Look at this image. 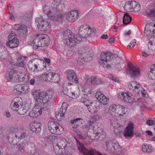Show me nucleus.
<instances>
[{
	"mask_svg": "<svg viewBox=\"0 0 155 155\" xmlns=\"http://www.w3.org/2000/svg\"><path fill=\"white\" fill-rule=\"evenodd\" d=\"M132 18L128 15L127 13H126L123 15V23L125 25L129 24L131 21Z\"/></svg>",
	"mask_w": 155,
	"mask_h": 155,
	"instance_id": "obj_31",
	"label": "nucleus"
},
{
	"mask_svg": "<svg viewBox=\"0 0 155 155\" xmlns=\"http://www.w3.org/2000/svg\"><path fill=\"white\" fill-rule=\"evenodd\" d=\"M22 99L20 97H16L13 99L11 106L12 109L14 110H17L19 107L22 104Z\"/></svg>",
	"mask_w": 155,
	"mask_h": 155,
	"instance_id": "obj_20",
	"label": "nucleus"
},
{
	"mask_svg": "<svg viewBox=\"0 0 155 155\" xmlns=\"http://www.w3.org/2000/svg\"><path fill=\"white\" fill-rule=\"evenodd\" d=\"M54 92L52 91L40 92L39 90H34L32 94L35 101V104L32 110L29 113V116L32 117H36L40 116L42 113V109L45 110L48 108V103L52 98Z\"/></svg>",
	"mask_w": 155,
	"mask_h": 155,
	"instance_id": "obj_1",
	"label": "nucleus"
},
{
	"mask_svg": "<svg viewBox=\"0 0 155 155\" xmlns=\"http://www.w3.org/2000/svg\"><path fill=\"white\" fill-rule=\"evenodd\" d=\"M92 80L93 81V84L94 85L95 84H101L102 83L100 79L94 77L92 76Z\"/></svg>",
	"mask_w": 155,
	"mask_h": 155,
	"instance_id": "obj_46",
	"label": "nucleus"
},
{
	"mask_svg": "<svg viewBox=\"0 0 155 155\" xmlns=\"http://www.w3.org/2000/svg\"><path fill=\"white\" fill-rule=\"evenodd\" d=\"M41 124L37 122L31 123L30 125V129L32 132L35 133H38L41 130Z\"/></svg>",
	"mask_w": 155,
	"mask_h": 155,
	"instance_id": "obj_21",
	"label": "nucleus"
},
{
	"mask_svg": "<svg viewBox=\"0 0 155 155\" xmlns=\"http://www.w3.org/2000/svg\"><path fill=\"white\" fill-rule=\"evenodd\" d=\"M153 6L154 8L150 10H147L146 11V13L147 16L153 17L155 19V1L153 2Z\"/></svg>",
	"mask_w": 155,
	"mask_h": 155,
	"instance_id": "obj_36",
	"label": "nucleus"
},
{
	"mask_svg": "<svg viewBox=\"0 0 155 155\" xmlns=\"http://www.w3.org/2000/svg\"><path fill=\"white\" fill-rule=\"evenodd\" d=\"M119 107V105L112 104L110 106L108 110L105 109L104 113L105 117L110 120L111 124L114 129V131L117 134H120L122 128L120 124L113 122L116 121L118 117V115L117 112Z\"/></svg>",
	"mask_w": 155,
	"mask_h": 155,
	"instance_id": "obj_2",
	"label": "nucleus"
},
{
	"mask_svg": "<svg viewBox=\"0 0 155 155\" xmlns=\"http://www.w3.org/2000/svg\"><path fill=\"white\" fill-rule=\"evenodd\" d=\"M44 69H43V70L47 71H51L52 69V67L50 66V64H46V63H44Z\"/></svg>",
	"mask_w": 155,
	"mask_h": 155,
	"instance_id": "obj_49",
	"label": "nucleus"
},
{
	"mask_svg": "<svg viewBox=\"0 0 155 155\" xmlns=\"http://www.w3.org/2000/svg\"><path fill=\"white\" fill-rule=\"evenodd\" d=\"M36 64L34 68V71H41L44 69V61L38 58H36Z\"/></svg>",
	"mask_w": 155,
	"mask_h": 155,
	"instance_id": "obj_22",
	"label": "nucleus"
},
{
	"mask_svg": "<svg viewBox=\"0 0 155 155\" xmlns=\"http://www.w3.org/2000/svg\"><path fill=\"white\" fill-rule=\"evenodd\" d=\"M147 124L149 126L152 125L153 124V121L151 120H148L147 121Z\"/></svg>",
	"mask_w": 155,
	"mask_h": 155,
	"instance_id": "obj_63",
	"label": "nucleus"
},
{
	"mask_svg": "<svg viewBox=\"0 0 155 155\" xmlns=\"http://www.w3.org/2000/svg\"><path fill=\"white\" fill-rule=\"evenodd\" d=\"M128 87L130 89L138 94H139L140 90L142 89L140 84L135 81L130 82L128 84Z\"/></svg>",
	"mask_w": 155,
	"mask_h": 155,
	"instance_id": "obj_19",
	"label": "nucleus"
},
{
	"mask_svg": "<svg viewBox=\"0 0 155 155\" xmlns=\"http://www.w3.org/2000/svg\"><path fill=\"white\" fill-rule=\"evenodd\" d=\"M62 92L63 94L66 95H67L69 96V95H70V89L68 90L66 87L65 88L64 87L62 90Z\"/></svg>",
	"mask_w": 155,
	"mask_h": 155,
	"instance_id": "obj_55",
	"label": "nucleus"
},
{
	"mask_svg": "<svg viewBox=\"0 0 155 155\" xmlns=\"http://www.w3.org/2000/svg\"><path fill=\"white\" fill-rule=\"evenodd\" d=\"M18 76H17V78L15 79V80L16 81L23 82H25L29 81L28 76L23 74V73H18Z\"/></svg>",
	"mask_w": 155,
	"mask_h": 155,
	"instance_id": "obj_23",
	"label": "nucleus"
},
{
	"mask_svg": "<svg viewBox=\"0 0 155 155\" xmlns=\"http://www.w3.org/2000/svg\"><path fill=\"white\" fill-rule=\"evenodd\" d=\"M87 109L91 113H94L97 111L96 106L93 103Z\"/></svg>",
	"mask_w": 155,
	"mask_h": 155,
	"instance_id": "obj_40",
	"label": "nucleus"
},
{
	"mask_svg": "<svg viewBox=\"0 0 155 155\" xmlns=\"http://www.w3.org/2000/svg\"><path fill=\"white\" fill-rule=\"evenodd\" d=\"M60 143L62 144V146L63 147L64 149L65 150L68 147V146L67 145V144L66 143H65L64 142V140H61L60 142Z\"/></svg>",
	"mask_w": 155,
	"mask_h": 155,
	"instance_id": "obj_62",
	"label": "nucleus"
},
{
	"mask_svg": "<svg viewBox=\"0 0 155 155\" xmlns=\"http://www.w3.org/2000/svg\"><path fill=\"white\" fill-rule=\"evenodd\" d=\"M70 94L69 96L73 99H76L80 94L79 90L78 88L70 89Z\"/></svg>",
	"mask_w": 155,
	"mask_h": 155,
	"instance_id": "obj_24",
	"label": "nucleus"
},
{
	"mask_svg": "<svg viewBox=\"0 0 155 155\" xmlns=\"http://www.w3.org/2000/svg\"><path fill=\"white\" fill-rule=\"evenodd\" d=\"M134 126L132 123H130L127 124L124 132V137L127 139L131 138L133 136Z\"/></svg>",
	"mask_w": 155,
	"mask_h": 155,
	"instance_id": "obj_16",
	"label": "nucleus"
},
{
	"mask_svg": "<svg viewBox=\"0 0 155 155\" xmlns=\"http://www.w3.org/2000/svg\"><path fill=\"white\" fill-rule=\"evenodd\" d=\"M149 74L152 76L151 78L153 79L155 78V64H154L150 69V73Z\"/></svg>",
	"mask_w": 155,
	"mask_h": 155,
	"instance_id": "obj_47",
	"label": "nucleus"
},
{
	"mask_svg": "<svg viewBox=\"0 0 155 155\" xmlns=\"http://www.w3.org/2000/svg\"><path fill=\"white\" fill-rule=\"evenodd\" d=\"M122 147L117 142L108 141L105 143V150L106 151L111 154L120 155L122 154Z\"/></svg>",
	"mask_w": 155,
	"mask_h": 155,
	"instance_id": "obj_5",
	"label": "nucleus"
},
{
	"mask_svg": "<svg viewBox=\"0 0 155 155\" xmlns=\"http://www.w3.org/2000/svg\"><path fill=\"white\" fill-rule=\"evenodd\" d=\"M19 31L24 34H26L28 32V30L27 27L25 25L21 24V28H20Z\"/></svg>",
	"mask_w": 155,
	"mask_h": 155,
	"instance_id": "obj_48",
	"label": "nucleus"
},
{
	"mask_svg": "<svg viewBox=\"0 0 155 155\" xmlns=\"http://www.w3.org/2000/svg\"><path fill=\"white\" fill-rule=\"evenodd\" d=\"M11 76H12L13 78L14 77V79L17 78V76H18V73L16 72V71L15 69H12L9 73Z\"/></svg>",
	"mask_w": 155,
	"mask_h": 155,
	"instance_id": "obj_42",
	"label": "nucleus"
},
{
	"mask_svg": "<svg viewBox=\"0 0 155 155\" xmlns=\"http://www.w3.org/2000/svg\"><path fill=\"white\" fill-rule=\"evenodd\" d=\"M21 106V107L19 108L17 111L19 114L23 115L27 112L28 109L26 107H25L22 106V105Z\"/></svg>",
	"mask_w": 155,
	"mask_h": 155,
	"instance_id": "obj_39",
	"label": "nucleus"
},
{
	"mask_svg": "<svg viewBox=\"0 0 155 155\" xmlns=\"http://www.w3.org/2000/svg\"><path fill=\"white\" fill-rule=\"evenodd\" d=\"M12 35L13 34H10L9 35L8 37L9 42L7 44L10 48H13L18 46L19 42L16 35Z\"/></svg>",
	"mask_w": 155,
	"mask_h": 155,
	"instance_id": "obj_14",
	"label": "nucleus"
},
{
	"mask_svg": "<svg viewBox=\"0 0 155 155\" xmlns=\"http://www.w3.org/2000/svg\"><path fill=\"white\" fill-rule=\"evenodd\" d=\"M83 104L87 106L88 108L89 107H90V105L92 104V103L89 100H86L84 103Z\"/></svg>",
	"mask_w": 155,
	"mask_h": 155,
	"instance_id": "obj_57",
	"label": "nucleus"
},
{
	"mask_svg": "<svg viewBox=\"0 0 155 155\" xmlns=\"http://www.w3.org/2000/svg\"><path fill=\"white\" fill-rule=\"evenodd\" d=\"M82 37H82L81 36H80L79 35L78 36H77L75 38V36H74V40L75 41H74V45L76 44V43L78 41H80L82 40Z\"/></svg>",
	"mask_w": 155,
	"mask_h": 155,
	"instance_id": "obj_52",
	"label": "nucleus"
},
{
	"mask_svg": "<svg viewBox=\"0 0 155 155\" xmlns=\"http://www.w3.org/2000/svg\"><path fill=\"white\" fill-rule=\"evenodd\" d=\"M128 68L127 70V73L132 78H135L139 76L140 71L139 69L134 67L132 64L129 63L127 65Z\"/></svg>",
	"mask_w": 155,
	"mask_h": 155,
	"instance_id": "obj_12",
	"label": "nucleus"
},
{
	"mask_svg": "<svg viewBox=\"0 0 155 155\" xmlns=\"http://www.w3.org/2000/svg\"><path fill=\"white\" fill-rule=\"evenodd\" d=\"M94 33L93 31H92V29L90 28V27L89 26V28L87 30V31L84 35V38H87L88 36H91L92 34Z\"/></svg>",
	"mask_w": 155,
	"mask_h": 155,
	"instance_id": "obj_44",
	"label": "nucleus"
},
{
	"mask_svg": "<svg viewBox=\"0 0 155 155\" xmlns=\"http://www.w3.org/2000/svg\"><path fill=\"white\" fill-rule=\"evenodd\" d=\"M57 147L55 150H54L55 153L58 155H60L62 154L63 153L61 149L62 148V146H61L60 145H57Z\"/></svg>",
	"mask_w": 155,
	"mask_h": 155,
	"instance_id": "obj_43",
	"label": "nucleus"
},
{
	"mask_svg": "<svg viewBox=\"0 0 155 155\" xmlns=\"http://www.w3.org/2000/svg\"><path fill=\"white\" fill-rule=\"evenodd\" d=\"M129 92H121L120 93L118 94V97L121 100L127 102V101H131L133 100L132 98L129 100L127 99Z\"/></svg>",
	"mask_w": 155,
	"mask_h": 155,
	"instance_id": "obj_28",
	"label": "nucleus"
},
{
	"mask_svg": "<svg viewBox=\"0 0 155 155\" xmlns=\"http://www.w3.org/2000/svg\"><path fill=\"white\" fill-rule=\"evenodd\" d=\"M94 133L97 136H98L100 140L105 138L106 137V133L103 131L102 129H100L98 131L94 130Z\"/></svg>",
	"mask_w": 155,
	"mask_h": 155,
	"instance_id": "obj_30",
	"label": "nucleus"
},
{
	"mask_svg": "<svg viewBox=\"0 0 155 155\" xmlns=\"http://www.w3.org/2000/svg\"><path fill=\"white\" fill-rule=\"evenodd\" d=\"M92 79V76L91 77V78H87L85 82L86 84L90 86H91L93 85V81Z\"/></svg>",
	"mask_w": 155,
	"mask_h": 155,
	"instance_id": "obj_53",
	"label": "nucleus"
},
{
	"mask_svg": "<svg viewBox=\"0 0 155 155\" xmlns=\"http://www.w3.org/2000/svg\"><path fill=\"white\" fill-rule=\"evenodd\" d=\"M89 28V26L86 25H81L78 28V33L79 35L84 37Z\"/></svg>",
	"mask_w": 155,
	"mask_h": 155,
	"instance_id": "obj_26",
	"label": "nucleus"
},
{
	"mask_svg": "<svg viewBox=\"0 0 155 155\" xmlns=\"http://www.w3.org/2000/svg\"><path fill=\"white\" fill-rule=\"evenodd\" d=\"M39 78L44 81L56 83L58 82L59 81L60 76L55 73L50 72L42 74L40 77Z\"/></svg>",
	"mask_w": 155,
	"mask_h": 155,
	"instance_id": "obj_8",
	"label": "nucleus"
},
{
	"mask_svg": "<svg viewBox=\"0 0 155 155\" xmlns=\"http://www.w3.org/2000/svg\"><path fill=\"white\" fill-rule=\"evenodd\" d=\"M22 129L16 125H13L10 128L8 134L9 137L12 138L15 135L18 141L20 143H26L28 135L25 132H22Z\"/></svg>",
	"mask_w": 155,
	"mask_h": 155,
	"instance_id": "obj_4",
	"label": "nucleus"
},
{
	"mask_svg": "<svg viewBox=\"0 0 155 155\" xmlns=\"http://www.w3.org/2000/svg\"><path fill=\"white\" fill-rule=\"evenodd\" d=\"M13 78L12 77V76H11L9 74L5 76V80L7 81H10Z\"/></svg>",
	"mask_w": 155,
	"mask_h": 155,
	"instance_id": "obj_61",
	"label": "nucleus"
},
{
	"mask_svg": "<svg viewBox=\"0 0 155 155\" xmlns=\"http://www.w3.org/2000/svg\"><path fill=\"white\" fill-rule=\"evenodd\" d=\"M61 0H53L51 6L44 5L43 7V11L49 18L52 20H57L58 18H62L63 15H61L57 17L56 13L57 11L61 10L62 8L61 5Z\"/></svg>",
	"mask_w": 155,
	"mask_h": 155,
	"instance_id": "obj_3",
	"label": "nucleus"
},
{
	"mask_svg": "<svg viewBox=\"0 0 155 155\" xmlns=\"http://www.w3.org/2000/svg\"><path fill=\"white\" fill-rule=\"evenodd\" d=\"M36 58L30 60L28 63V66L31 71H34L35 64H36Z\"/></svg>",
	"mask_w": 155,
	"mask_h": 155,
	"instance_id": "obj_32",
	"label": "nucleus"
},
{
	"mask_svg": "<svg viewBox=\"0 0 155 155\" xmlns=\"http://www.w3.org/2000/svg\"><path fill=\"white\" fill-rule=\"evenodd\" d=\"M142 89L140 91V92H139V94H141L142 96L143 97L145 96L146 95V91L142 87Z\"/></svg>",
	"mask_w": 155,
	"mask_h": 155,
	"instance_id": "obj_59",
	"label": "nucleus"
},
{
	"mask_svg": "<svg viewBox=\"0 0 155 155\" xmlns=\"http://www.w3.org/2000/svg\"><path fill=\"white\" fill-rule=\"evenodd\" d=\"M63 41L64 43L67 45H74L75 35L69 29L65 30L63 33Z\"/></svg>",
	"mask_w": 155,
	"mask_h": 155,
	"instance_id": "obj_11",
	"label": "nucleus"
},
{
	"mask_svg": "<svg viewBox=\"0 0 155 155\" xmlns=\"http://www.w3.org/2000/svg\"><path fill=\"white\" fill-rule=\"evenodd\" d=\"M28 86L26 84H18L15 86L14 92L17 94H21V93L25 94L28 92Z\"/></svg>",
	"mask_w": 155,
	"mask_h": 155,
	"instance_id": "obj_15",
	"label": "nucleus"
},
{
	"mask_svg": "<svg viewBox=\"0 0 155 155\" xmlns=\"http://www.w3.org/2000/svg\"><path fill=\"white\" fill-rule=\"evenodd\" d=\"M27 58V56H20L18 57L12 64L14 65L24 68L26 64V59Z\"/></svg>",
	"mask_w": 155,
	"mask_h": 155,
	"instance_id": "obj_17",
	"label": "nucleus"
},
{
	"mask_svg": "<svg viewBox=\"0 0 155 155\" xmlns=\"http://www.w3.org/2000/svg\"><path fill=\"white\" fill-rule=\"evenodd\" d=\"M49 39L48 36L46 35H37L36 38L32 41L34 48L37 49L41 47L47 46L49 43Z\"/></svg>",
	"mask_w": 155,
	"mask_h": 155,
	"instance_id": "obj_6",
	"label": "nucleus"
},
{
	"mask_svg": "<svg viewBox=\"0 0 155 155\" xmlns=\"http://www.w3.org/2000/svg\"><path fill=\"white\" fill-rule=\"evenodd\" d=\"M100 117L99 115H96L91 117L90 120L88 121V124L86 125V127H88L91 125L93 123H94L96 121L99 119Z\"/></svg>",
	"mask_w": 155,
	"mask_h": 155,
	"instance_id": "obj_34",
	"label": "nucleus"
},
{
	"mask_svg": "<svg viewBox=\"0 0 155 155\" xmlns=\"http://www.w3.org/2000/svg\"><path fill=\"white\" fill-rule=\"evenodd\" d=\"M124 8L127 11H132L131 5V2H127L124 6Z\"/></svg>",
	"mask_w": 155,
	"mask_h": 155,
	"instance_id": "obj_41",
	"label": "nucleus"
},
{
	"mask_svg": "<svg viewBox=\"0 0 155 155\" xmlns=\"http://www.w3.org/2000/svg\"><path fill=\"white\" fill-rule=\"evenodd\" d=\"M108 77L110 79H112L115 82H118L119 81L118 79L113 75H109Z\"/></svg>",
	"mask_w": 155,
	"mask_h": 155,
	"instance_id": "obj_58",
	"label": "nucleus"
},
{
	"mask_svg": "<svg viewBox=\"0 0 155 155\" xmlns=\"http://www.w3.org/2000/svg\"><path fill=\"white\" fill-rule=\"evenodd\" d=\"M21 24H16L14 25L13 28H14L17 30L19 31L20 28H21Z\"/></svg>",
	"mask_w": 155,
	"mask_h": 155,
	"instance_id": "obj_60",
	"label": "nucleus"
},
{
	"mask_svg": "<svg viewBox=\"0 0 155 155\" xmlns=\"http://www.w3.org/2000/svg\"><path fill=\"white\" fill-rule=\"evenodd\" d=\"M48 127L50 132L54 134L59 135L63 132V128L59 123L56 121L48 123Z\"/></svg>",
	"mask_w": 155,
	"mask_h": 155,
	"instance_id": "obj_10",
	"label": "nucleus"
},
{
	"mask_svg": "<svg viewBox=\"0 0 155 155\" xmlns=\"http://www.w3.org/2000/svg\"><path fill=\"white\" fill-rule=\"evenodd\" d=\"M104 96V94L101 93L99 90L97 91L95 94V97L96 99L98 101L101 99V98H102V97Z\"/></svg>",
	"mask_w": 155,
	"mask_h": 155,
	"instance_id": "obj_45",
	"label": "nucleus"
},
{
	"mask_svg": "<svg viewBox=\"0 0 155 155\" xmlns=\"http://www.w3.org/2000/svg\"><path fill=\"white\" fill-rule=\"evenodd\" d=\"M128 97H127V99L129 100H130V99H131V98H132V100L131 101L129 102V101H127V102L129 103H133L134 102V96L133 95H132L129 92L128 95Z\"/></svg>",
	"mask_w": 155,
	"mask_h": 155,
	"instance_id": "obj_56",
	"label": "nucleus"
},
{
	"mask_svg": "<svg viewBox=\"0 0 155 155\" xmlns=\"http://www.w3.org/2000/svg\"><path fill=\"white\" fill-rule=\"evenodd\" d=\"M68 81L71 84H76L78 82V79L74 70H67L66 71Z\"/></svg>",
	"mask_w": 155,
	"mask_h": 155,
	"instance_id": "obj_13",
	"label": "nucleus"
},
{
	"mask_svg": "<svg viewBox=\"0 0 155 155\" xmlns=\"http://www.w3.org/2000/svg\"><path fill=\"white\" fill-rule=\"evenodd\" d=\"M66 111V109L65 108L61 109L59 112L57 113L55 115L57 119L59 120L63 119L64 117V114Z\"/></svg>",
	"mask_w": 155,
	"mask_h": 155,
	"instance_id": "obj_29",
	"label": "nucleus"
},
{
	"mask_svg": "<svg viewBox=\"0 0 155 155\" xmlns=\"http://www.w3.org/2000/svg\"><path fill=\"white\" fill-rule=\"evenodd\" d=\"M131 5L132 11L138 12L140 10V5L136 1H131Z\"/></svg>",
	"mask_w": 155,
	"mask_h": 155,
	"instance_id": "obj_33",
	"label": "nucleus"
},
{
	"mask_svg": "<svg viewBox=\"0 0 155 155\" xmlns=\"http://www.w3.org/2000/svg\"><path fill=\"white\" fill-rule=\"evenodd\" d=\"M36 24L38 29L41 31H45L51 27L50 23L48 19H43L42 17L36 18Z\"/></svg>",
	"mask_w": 155,
	"mask_h": 155,
	"instance_id": "obj_9",
	"label": "nucleus"
},
{
	"mask_svg": "<svg viewBox=\"0 0 155 155\" xmlns=\"http://www.w3.org/2000/svg\"><path fill=\"white\" fill-rule=\"evenodd\" d=\"M136 44V40L135 39L131 41L129 45L127 46L129 48H133L134 47Z\"/></svg>",
	"mask_w": 155,
	"mask_h": 155,
	"instance_id": "obj_54",
	"label": "nucleus"
},
{
	"mask_svg": "<svg viewBox=\"0 0 155 155\" xmlns=\"http://www.w3.org/2000/svg\"><path fill=\"white\" fill-rule=\"evenodd\" d=\"M44 60L45 62L44 61V63H46V64H50V60L49 58H44Z\"/></svg>",
	"mask_w": 155,
	"mask_h": 155,
	"instance_id": "obj_64",
	"label": "nucleus"
},
{
	"mask_svg": "<svg viewBox=\"0 0 155 155\" xmlns=\"http://www.w3.org/2000/svg\"><path fill=\"white\" fill-rule=\"evenodd\" d=\"M85 93L84 94V95L82 97V98L81 100V102L83 103H84L86 100H88L87 98L86 97L87 96V94H90L91 93V91L90 90V89H86L84 90Z\"/></svg>",
	"mask_w": 155,
	"mask_h": 155,
	"instance_id": "obj_38",
	"label": "nucleus"
},
{
	"mask_svg": "<svg viewBox=\"0 0 155 155\" xmlns=\"http://www.w3.org/2000/svg\"><path fill=\"white\" fill-rule=\"evenodd\" d=\"M147 26H146L145 28V30L144 31V35L148 38H150L152 36V34H153L152 31H151V30L149 28H147Z\"/></svg>",
	"mask_w": 155,
	"mask_h": 155,
	"instance_id": "obj_37",
	"label": "nucleus"
},
{
	"mask_svg": "<svg viewBox=\"0 0 155 155\" xmlns=\"http://www.w3.org/2000/svg\"><path fill=\"white\" fill-rule=\"evenodd\" d=\"M142 151L144 153H149L152 152L153 150V147L150 145L144 144L141 147Z\"/></svg>",
	"mask_w": 155,
	"mask_h": 155,
	"instance_id": "obj_27",
	"label": "nucleus"
},
{
	"mask_svg": "<svg viewBox=\"0 0 155 155\" xmlns=\"http://www.w3.org/2000/svg\"><path fill=\"white\" fill-rule=\"evenodd\" d=\"M115 57V54H112L108 51L106 52L102 53L100 56L99 62L100 65L104 68H108L110 66L109 63L111 61V57Z\"/></svg>",
	"mask_w": 155,
	"mask_h": 155,
	"instance_id": "obj_7",
	"label": "nucleus"
},
{
	"mask_svg": "<svg viewBox=\"0 0 155 155\" xmlns=\"http://www.w3.org/2000/svg\"><path fill=\"white\" fill-rule=\"evenodd\" d=\"M46 139L47 140L48 142L51 141H53L57 140V137L54 135H49L46 137Z\"/></svg>",
	"mask_w": 155,
	"mask_h": 155,
	"instance_id": "obj_50",
	"label": "nucleus"
},
{
	"mask_svg": "<svg viewBox=\"0 0 155 155\" xmlns=\"http://www.w3.org/2000/svg\"><path fill=\"white\" fill-rule=\"evenodd\" d=\"M108 100V99L104 95L102 97V98H101L99 101L102 104H103L106 105L107 104Z\"/></svg>",
	"mask_w": 155,
	"mask_h": 155,
	"instance_id": "obj_51",
	"label": "nucleus"
},
{
	"mask_svg": "<svg viewBox=\"0 0 155 155\" xmlns=\"http://www.w3.org/2000/svg\"><path fill=\"white\" fill-rule=\"evenodd\" d=\"M28 146V143H20L17 144V148L19 151L23 152L26 150V148Z\"/></svg>",
	"mask_w": 155,
	"mask_h": 155,
	"instance_id": "obj_35",
	"label": "nucleus"
},
{
	"mask_svg": "<svg viewBox=\"0 0 155 155\" xmlns=\"http://www.w3.org/2000/svg\"><path fill=\"white\" fill-rule=\"evenodd\" d=\"M79 17L78 11L77 10L71 11L66 15V19L68 21L71 22L75 21Z\"/></svg>",
	"mask_w": 155,
	"mask_h": 155,
	"instance_id": "obj_18",
	"label": "nucleus"
},
{
	"mask_svg": "<svg viewBox=\"0 0 155 155\" xmlns=\"http://www.w3.org/2000/svg\"><path fill=\"white\" fill-rule=\"evenodd\" d=\"M129 110V109L126 107L119 105L118 111L117 112L118 115V117H120L123 116Z\"/></svg>",
	"mask_w": 155,
	"mask_h": 155,
	"instance_id": "obj_25",
	"label": "nucleus"
}]
</instances>
